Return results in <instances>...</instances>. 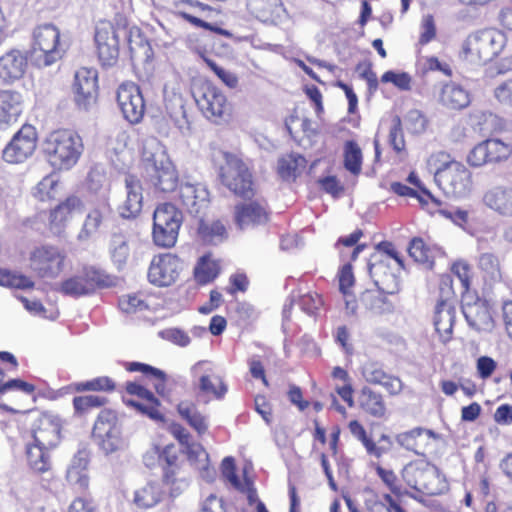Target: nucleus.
<instances>
[{"instance_id":"nucleus-29","label":"nucleus","mask_w":512,"mask_h":512,"mask_svg":"<svg viewBox=\"0 0 512 512\" xmlns=\"http://www.w3.org/2000/svg\"><path fill=\"white\" fill-rule=\"evenodd\" d=\"M249 11L263 22H274L281 18L285 11L281 0H248Z\"/></svg>"},{"instance_id":"nucleus-56","label":"nucleus","mask_w":512,"mask_h":512,"mask_svg":"<svg viewBox=\"0 0 512 512\" xmlns=\"http://www.w3.org/2000/svg\"><path fill=\"white\" fill-rule=\"evenodd\" d=\"M221 472L222 476L227 479L235 489L244 491V486L236 474L235 460L233 457L228 456L222 460Z\"/></svg>"},{"instance_id":"nucleus-12","label":"nucleus","mask_w":512,"mask_h":512,"mask_svg":"<svg viewBox=\"0 0 512 512\" xmlns=\"http://www.w3.org/2000/svg\"><path fill=\"white\" fill-rule=\"evenodd\" d=\"M117 105L124 117L131 124L139 123L145 113V103L139 86L127 82L121 84L116 93Z\"/></svg>"},{"instance_id":"nucleus-20","label":"nucleus","mask_w":512,"mask_h":512,"mask_svg":"<svg viewBox=\"0 0 512 512\" xmlns=\"http://www.w3.org/2000/svg\"><path fill=\"white\" fill-rule=\"evenodd\" d=\"M470 295H463L462 313L468 325L477 331H486L493 328V318L489 305L485 300L476 298L473 302Z\"/></svg>"},{"instance_id":"nucleus-31","label":"nucleus","mask_w":512,"mask_h":512,"mask_svg":"<svg viewBox=\"0 0 512 512\" xmlns=\"http://www.w3.org/2000/svg\"><path fill=\"white\" fill-rule=\"evenodd\" d=\"M53 448L42 447L38 443L32 442L26 445V457L29 467L37 473H45L51 468L50 451Z\"/></svg>"},{"instance_id":"nucleus-58","label":"nucleus","mask_w":512,"mask_h":512,"mask_svg":"<svg viewBox=\"0 0 512 512\" xmlns=\"http://www.w3.org/2000/svg\"><path fill=\"white\" fill-rule=\"evenodd\" d=\"M298 305L301 310L310 316H315L323 305V300L317 293H307L299 297Z\"/></svg>"},{"instance_id":"nucleus-42","label":"nucleus","mask_w":512,"mask_h":512,"mask_svg":"<svg viewBox=\"0 0 512 512\" xmlns=\"http://www.w3.org/2000/svg\"><path fill=\"white\" fill-rule=\"evenodd\" d=\"M88 465V460L84 452H78L72 459L71 465L67 471V478L72 483H78L81 488L88 486V477L84 473Z\"/></svg>"},{"instance_id":"nucleus-10","label":"nucleus","mask_w":512,"mask_h":512,"mask_svg":"<svg viewBox=\"0 0 512 512\" xmlns=\"http://www.w3.org/2000/svg\"><path fill=\"white\" fill-rule=\"evenodd\" d=\"M402 477L409 487L421 493L437 495L441 492V472L429 462L419 461L405 466Z\"/></svg>"},{"instance_id":"nucleus-48","label":"nucleus","mask_w":512,"mask_h":512,"mask_svg":"<svg viewBox=\"0 0 512 512\" xmlns=\"http://www.w3.org/2000/svg\"><path fill=\"white\" fill-rule=\"evenodd\" d=\"M182 451L187 454L188 460L198 469H207L209 454L201 444L192 442Z\"/></svg>"},{"instance_id":"nucleus-30","label":"nucleus","mask_w":512,"mask_h":512,"mask_svg":"<svg viewBox=\"0 0 512 512\" xmlns=\"http://www.w3.org/2000/svg\"><path fill=\"white\" fill-rule=\"evenodd\" d=\"M440 102L449 109L461 110L470 104V94L461 85L450 82L442 87Z\"/></svg>"},{"instance_id":"nucleus-33","label":"nucleus","mask_w":512,"mask_h":512,"mask_svg":"<svg viewBox=\"0 0 512 512\" xmlns=\"http://www.w3.org/2000/svg\"><path fill=\"white\" fill-rule=\"evenodd\" d=\"M455 304L437 303L435 307L434 326L441 336L450 337L455 323Z\"/></svg>"},{"instance_id":"nucleus-6","label":"nucleus","mask_w":512,"mask_h":512,"mask_svg":"<svg viewBox=\"0 0 512 512\" xmlns=\"http://www.w3.org/2000/svg\"><path fill=\"white\" fill-rule=\"evenodd\" d=\"M60 32L50 23L39 25L33 33V47L29 53L30 61L38 68L47 67L62 57L59 47Z\"/></svg>"},{"instance_id":"nucleus-13","label":"nucleus","mask_w":512,"mask_h":512,"mask_svg":"<svg viewBox=\"0 0 512 512\" xmlns=\"http://www.w3.org/2000/svg\"><path fill=\"white\" fill-rule=\"evenodd\" d=\"M65 254L57 247L36 248L30 256L32 269L41 278H56L63 270Z\"/></svg>"},{"instance_id":"nucleus-26","label":"nucleus","mask_w":512,"mask_h":512,"mask_svg":"<svg viewBox=\"0 0 512 512\" xmlns=\"http://www.w3.org/2000/svg\"><path fill=\"white\" fill-rule=\"evenodd\" d=\"M120 30L127 38L131 61L137 63L149 62L153 57V50L140 28L132 26Z\"/></svg>"},{"instance_id":"nucleus-44","label":"nucleus","mask_w":512,"mask_h":512,"mask_svg":"<svg viewBox=\"0 0 512 512\" xmlns=\"http://www.w3.org/2000/svg\"><path fill=\"white\" fill-rule=\"evenodd\" d=\"M188 5L191 8H198L199 10H204L206 6L198 1L193 0H175L174 7L177 9V15L191 23L196 27H202L204 29H212V24L203 21L202 19L195 16L193 13L186 11V9H181V6Z\"/></svg>"},{"instance_id":"nucleus-22","label":"nucleus","mask_w":512,"mask_h":512,"mask_svg":"<svg viewBox=\"0 0 512 512\" xmlns=\"http://www.w3.org/2000/svg\"><path fill=\"white\" fill-rule=\"evenodd\" d=\"M126 199L118 207L119 215L125 219L138 216L143 206L142 184L137 176L127 174L124 178Z\"/></svg>"},{"instance_id":"nucleus-59","label":"nucleus","mask_w":512,"mask_h":512,"mask_svg":"<svg viewBox=\"0 0 512 512\" xmlns=\"http://www.w3.org/2000/svg\"><path fill=\"white\" fill-rule=\"evenodd\" d=\"M437 303L455 304V291L453 288V278L449 274L442 275L439 282V298Z\"/></svg>"},{"instance_id":"nucleus-45","label":"nucleus","mask_w":512,"mask_h":512,"mask_svg":"<svg viewBox=\"0 0 512 512\" xmlns=\"http://www.w3.org/2000/svg\"><path fill=\"white\" fill-rule=\"evenodd\" d=\"M485 144L490 164L504 162L512 155V146L500 139H487Z\"/></svg>"},{"instance_id":"nucleus-49","label":"nucleus","mask_w":512,"mask_h":512,"mask_svg":"<svg viewBox=\"0 0 512 512\" xmlns=\"http://www.w3.org/2000/svg\"><path fill=\"white\" fill-rule=\"evenodd\" d=\"M106 403L107 398L98 395L77 396L73 399V406L78 414L88 413L91 409L102 407Z\"/></svg>"},{"instance_id":"nucleus-25","label":"nucleus","mask_w":512,"mask_h":512,"mask_svg":"<svg viewBox=\"0 0 512 512\" xmlns=\"http://www.w3.org/2000/svg\"><path fill=\"white\" fill-rule=\"evenodd\" d=\"M179 198L191 215H198L209 201V192L202 184L182 183L179 186Z\"/></svg>"},{"instance_id":"nucleus-8","label":"nucleus","mask_w":512,"mask_h":512,"mask_svg":"<svg viewBox=\"0 0 512 512\" xmlns=\"http://www.w3.org/2000/svg\"><path fill=\"white\" fill-rule=\"evenodd\" d=\"M434 179L448 196L465 198L472 191V174L464 164L458 161L441 164L436 169Z\"/></svg>"},{"instance_id":"nucleus-35","label":"nucleus","mask_w":512,"mask_h":512,"mask_svg":"<svg viewBox=\"0 0 512 512\" xmlns=\"http://www.w3.org/2000/svg\"><path fill=\"white\" fill-rule=\"evenodd\" d=\"M360 407L375 418H382L386 413V405L380 393L364 386L359 395Z\"/></svg>"},{"instance_id":"nucleus-43","label":"nucleus","mask_w":512,"mask_h":512,"mask_svg":"<svg viewBox=\"0 0 512 512\" xmlns=\"http://www.w3.org/2000/svg\"><path fill=\"white\" fill-rule=\"evenodd\" d=\"M362 151L354 140L346 141L344 145V167L353 175H358L362 168Z\"/></svg>"},{"instance_id":"nucleus-16","label":"nucleus","mask_w":512,"mask_h":512,"mask_svg":"<svg viewBox=\"0 0 512 512\" xmlns=\"http://www.w3.org/2000/svg\"><path fill=\"white\" fill-rule=\"evenodd\" d=\"M182 263L176 255L170 253L155 256L148 270L149 281L157 286H169L176 281Z\"/></svg>"},{"instance_id":"nucleus-55","label":"nucleus","mask_w":512,"mask_h":512,"mask_svg":"<svg viewBox=\"0 0 512 512\" xmlns=\"http://www.w3.org/2000/svg\"><path fill=\"white\" fill-rule=\"evenodd\" d=\"M119 308L127 314L144 311L148 308L147 303L138 295H124L119 299Z\"/></svg>"},{"instance_id":"nucleus-24","label":"nucleus","mask_w":512,"mask_h":512,"mask_svg":"<svg viewBox=\"0 0 512 512\" xmlns=\"http://www.w3.org/2000/svg\"><path fill=\"white\" fill-rule=\"evenodd\" d=\"M111 207L106 196L95 204L87 213L82 228L78 234V240L85 241L95 235L101 225L111 215Z\"/></svg>"},{"instance_id":"nucleus-2","label":"nucleus","mask_w":512,"mask_h":512,"mask_svg":"<svg viewBox=\"0 0 512 512\" xmlns=\"http://www.w3.org/2000/svg\"><path fill=\"white\" fill-rule=\"evenodd\" d=\"M212 161L218 169L220 182L226 188L244 199L254 196L252 174L239 157L223 150H215Z\"/></svg>"},{"instance_id":"nucleus-40","label":"nucleus","mask_w":512,"mask_h":512,"mask_svg":"<svg viewBox=\"0 0 512 512\" xmlns=\"http://www.w3.org/2000/svg\"><path fill=\"white\" fill-rule=\"evenodd\" d=\"M306 159L300 154H288L278 160L277 171L283 180L297 177L299 169L305 168Z\"/></svg>"},{"instance_id":"nucleus-4","label":"nucleus","mask_w":512,"mask_h":512,"mask_svg":"<svg viewBox=\"0 0 512 512\" xmlns=\"http://www.w3.org/2000/svg\"><path fill=\"white\" fill-rule=\"evenodd\" d=\"M117 278L94 265H85L74 275L63 280L56 289L64 296L81 298L93 295L98 289L115 286Z\"/></svg>"},{"instance_id":"nucleus-34","label":"nucleus","mask_w":512,"mask_h":512,"mask_svg":"<svg viewBox=\"0 0 512 512\" xmlns=\"http://www.w3.org/2000/svg\"><path fill=\"white\" fill-rule=\"evenodd\" d=\"M126 370L129 372H140L150 379H155L154 388L157 394L163 396L166 392L167 374L154 366L141 362H127L125 363Z\"/></svg>"},{"instance_id":"nucleus-11","label":"nucleus","mask_w":512,"mask_h":512,"mask_svg":"<svg viewBox=\"0 0 512 512\" xmlns=\"http://www.w3.org/2000/svg\"><path fill=\"white\" fill-rule=\"evenodd\" d=\"M402 267H391L390 259L383 258L380 254L371 256L368 263V272L378 292L393 295L400 290L399 272Z\"/></svg>"},{"instance_id":"nucleus-3","label":"nucleus","mask_w":512,"mask_h":512,"mask_svg":"<svg viewBox=\"0 0 512 512\" xmlns=\"http://www.w3.org/2000/svg\"><path fill=\"white\" fill-rule=\"evenodd\" d=\"M43 152L55 169L68 170L83 152L82 138L71 130L54 131L43 142Z\"/></svg>"},{"instance_id":"nucleus-21","label":"nucleus","mask_w":512,"mask_h":512,"mask_svg":"<svg viewBox=\"0 0 512 512\" xmlns=\"http://www.w3.org/2000/svg\"><path fill=\"white\" fill-rule=\"evenodd\" d=\"M194 99L198 108L205 117L220 118L226 108V97L216 87L203 85L194 93Z\"/></svg>"},{"instance_id":"nucleus-7","label":"nucleus","mask_w":512,"mask_h":512,"mask_svg":"<svg viewBox=\"0 0 512 512\" xmlns=\"http://www.w3.org/2000/svg\"><path fill=\"white\" fill-rule=\"evenodd\" d=\"M183 222L182 212L172 203H163L153 213L152 237L154 243L163 248L175 245Z\"/></svg>"},{"instance_id":"nucleus-46","label":"nucleus","mask_w":512,"mask_h":512,"mask_svg":"<svg viewBox=\"0 0 512 512\" xmlns=\"http://www.w3.org/2000/svg\"><path fill=\"white\" fill-rule=\"evenodd\" d=\"M410 257L416 262L426 264L432 268L434 264V252L421 238H413L408 247Z\"/></svg>"},{"instance_id":"nucleus-52","label":"nucleus","mask_w":512,"mask_h":512,"mask_svg":"<svg viewBox=\"0 0 512 512\" xmlns=\"http://www.w3.org/2000/svg\"><path fill=\"white\" fill-rule=\"evenodd\" d=\"M479 268L490 276L493 280L501 278L500 262L496 255L493 253H482L478 260Z\"/></svg>"},{"instance_id":"nucleus-17","label":"nucleus","mask_w":512,"mask_h":512,"mask_svg":"<svg viewBox=\"0 0 512 512\" xmlns=\"http://www.w3.org/2000/svg\"><path fill=\"white\" fill-rule=\"evenodd\" d=\"M97 80V72L92 69L81 68L75 73L74 100L80 109L88 110L95 104L98 91Z\"/></svg>"},{"instance_id":"nucleus-63","label":"nucleus","mask_w":512,"mask_h":512,"mask_svg":"<svg viewBox=\"0 0 512 512\" xmlns=\"http://www.w3.org/2000/svg\"><path fill=\"white\" fill-rule=\"evenodd\" d=\"M467 162L472 167H482L485 164H490L485 140L471 149L467 155Z\"/></svg>"},{"instance_id":"nucleus-39","label":"nucleus","mask_w":512,"mask_h":512,"mask_svg":"<svg viewBox=\"0 0 512 512\" xmlns=\"http://www.w3.org/2000/svg\"><path fill=\"white\" fill-rule=\"evenodd\" d=\"M154 454L163 468V482L169 483L177 470L178 456L174 445H166L162 450L154 447Z\"/></svg>"},{"instance_id":"nucleus-60","label":"nucleus","mask_w":512,"mask_h":512,"mask_svg":"<svg viewBox=\"0 0 512 512\" xmlns=\"http://www.w3.org/2000/svg\"><path fill=\"white\" fill-rule=\"evenodd\" d=\"M364 379L371 383L381 385L387 378V373L377 363H367L362 368Z\"/></svg>"},{"instance_id":"nucleus-18","label":"nucleus","mask_w":512,"mask_h":512,"mask_svg":"<svg viewBox=\"0 0 512 512\" xmlns=\"http://www.w3.org/2000/svg\"><path fill=\"white\" fill-rule=\"evenodd\" d=\"M269 212L264 203L258 201L243 202L234 207V222L240 230L253 229L266 225Z\"/></svg>"},{"instance_id":"nucleus-64","label":"nucleus","mask_w":512,"mask_h":512,"mask_svg":"<svg viewBox=\"0 0 512 512\" xmlns=\"http://www.w3.org/2000/svg\"><path fill=\"white\" fill-rule=\"evenodd\" d=\"M235 314L237 316V320L244 325L252 323L258 318V312L255 307L247 302L237 303Z\"/></svg>"},{"instance_id":"nucleus-9","label":"nucleus","mask_w":512,"mask_h":512,"mask_svg":"<svg viewBox=\"0 0 512 512\" xmlns=\"http://www.w3.org/2000/svg\"><path fill=\"white\" fill-rule=\"evenodd\" d=\"M92 438L99 449L109 455L124 448L117 415L110 409L100 411L92 430Z\"/></svg>"},{"instance_id":"nucleus-15","label":"nucleus","mask_w":512,"mask_h":512,"mask_svg":"<svg viewBox=\"0 0 512 512\" xmlns=\"http://www.w3.org/2000/svg\"><path fill=\"white\" fill-rule=\"evenodd\" d=\"M120 33L121 30L115 29L110 23L96 27L94 39L98 58L103 67H112L117 63Z\"/></svg>"},{"instance_id":"nucleus-37","label":"nucleus","mask_w":512,"mask_h":512,"mask_svg":"<svg viewBox=\"0 0 512 512\" xmlns=\"http://www.w3.org/2000/svg\"><path fill=\"white\" fill-rule=\"evenodd\" d=\"M179 415L199 434L203 435L208 430V419L201 414L195 404L180 402L177 406Z\"/></svg>"},{"instance_id":"nucleus-50","label":"nucleus","mask_w":512,"mask_h":512,"mask_svg":"<svg viewBox=\"0 0 512 512\" xmlns=\"http://www.w3.org/2000/svg\"><path fill=\"white\" fill-rule=\"evenodd\" d=\"M195 278L201 285L212 282L219 274V267L215 262L206 261L205 257L195 268Z\"/></svg>"},{"instance_id":"nucleus-27","label":"nucleus","mask_w":512,"mask_h":512,"mask_svg":"<svg viewBox=\"0 0 512 512\" xmlns=\"http://www.w3.org/2000/svg\"><path fill=\"white\" fill-rule=\"evenodd\" d=\"M483 203L491 210L512 217V187L495 186L483 195Z\"/></svg>"},{"instance_id":"nucleus-5","label":"nucleus","mask_w":512,"mask_h":512,"mask_svg":"<svg viewBox=\"0 0 512 512\" xmlns=\"http://www.w3.org/2000/svg\"><path fill=\"white\" fill-rule=\"evenodd\" d=\"M506 44V37L495 29H481L467 36L462 44V57L475 64H486L496 58Z\"/></svg>"},{"instance_id":"nucleus-19","label":"nucleus","mask_w":512,"mask_h":512,"mask_svg":"<svg viewBox=\"0 0 512 512\" xmlns=\"http://www.w3.org/2000/svg\"><path fill=\"white\" fill-rule=\"evenodd\" d=\"M60 419L52 414L39 415L32 425L33 442L42 447L55 448L60 442Z\"/></svg>"},{"instance_id":"nucleus-38","label":"nucleus","mask_w":512,"mask_h":512,"mask_svg":"<svg viewBox=\"0 0 512 512\" xmlns=\"http://www.w3.org/2000/svg\"><path fill=\"white\" fill-rule=\"evenodd\" d=\"M198 234L203 242L214 245L222 243L228 238L227 229L220 220L212 222L200 220Z\"/></svg>"},{"instance_id":"nucleus-61","label":"nucleus","mask_w":512,"mask_h":512,"mask_svg":"<svg viewBox=\"0 0 512 512\" xmlns=\"http://www.w3.org/2000/svg\"><path fill=\"white\" fill-rule=\"evenodd\" d=\"M207 66L218 76V78L229 88H235L238 85V77L224 68L217 65L215 61L210 58H203Z\"/></svg>"},{"instance_id":"nucleus-23","label":"nucleus","mask_w":512,"mask_h":512,"mask_svg":"<svg viewBox=\"0 0 512 512\" xmlns=\"http://www.w3.org/2000/svg\"><path fill=\"white\" fill-rule=\"evenodd\" d=\"M28 67V55L11 49L0 57V78L7 83L21 79Z\"/></svg>"},{"instance_id":"nucleus-54","label":"nucleus","mask_w":512,"mask_h":512,"mask_svg":"<svg viewBox=\"0 0 512 512\" xmlns=\"http://www.w3.org/2000/svg\"><path fill=\"white\" fill-rule=\"evenodd\" d=\"M158 336L180 347H186L191 342L189 335L184 330L176 327L163 329L158 332Z\"/></svg>"},{"instance_id":"nucleus-62","label":"nucleus","mask_w":512,"mask_h":512,"mask_svg":"<svg viewBox=\"0 0 512 512\" xmlns=\"http://www.w3.org/2000/svg\"><path fill=\"white\" fill-rule=\"evenodd\" d=\"M199 389L206 394H212L217 399H222L228 391L227 385L219 378V388H216L208 375L199 379Z\"/></svg>"},{"instance_id":"nucleus-14","label":"nucleus","mask_w":512,"mask_h":512,"mask_svg":"<svg viewBox=\"0 0 512 512\" xmlns=\"http://www.w3.org/2000/svg\"><path fill=\"white\" fill-rule=\"evenodd\" d=\"M36 143L35 128L31 125H24L4 148L3 159L8 163H21L34 153Z\"/></svg>"},{"instance_id":"nucleus-53","label":"nucleus","mask_w":512,"mask_h":512,"mask_svg":"<svg viewBox=\"0 0 512 512\" xmlns=\"http://www.w3.org/2000/svg\"><path fill=\"white\" fill-rule=\"evenodd\" d=\"M124 402L127 406L134 407L137 411L153 420L162 421L164 419L163 415L158 410V407L160 406L158 398H156V403H152V401H145V403H142L132 399L124 400Z\"/></svg>"},{"instance_id":"nucleus-32","label":"nucleus","mask_w":512,"mask_h":512,"mask_svg":"<svg viewBox=\"0 0 512 512\" xmlns=\"http://www.w3.org/2000/svg\"><path fill=\"white\" fill-rule=\"evenodd\" d=\"M108 250L112 263L118 270H122L130 256L129 239L123 233H112Z\"/></svg>"},{"instance_id":"nucleus-28","label":"nucleus","mask_w":512,"mask_h":512,"mask_svg":"<svg viewBox=\"0 0 512 512\" xmlns=\"http://www.w3.org/2000/svg\"><path fill=\"white\" fill-rule=\"evenodd\" d=\"M82 201L77 196H69L59 203L50 213V227L54 233L59 234L65 222L76 212H80Z\"/></svg>"},{"instance_id":"nucleus-41","label":"nucleus","mask_w":512,"mask_h":512,"mask_svg":"<svg viewBox=\"0 0 512 512\" xmlns=\"http://www.w3.org/2000/svg\"><path fill=\"white\" fill-rule=\"evenodd\" d=\"M383 295L381 293L376 295L373 291L366 290L361 294L360 302L374 314L382 315L393 312L394 305Z\"/></svg>"},{"instance_id":"nucleus-57","label":"nucleus","mask_w":512,"mask_h":512,"mask_svg":"<svg viewBox=\"0 0 512 512\" xmlns=\"http://www.w3.org/2000/svg\"><path fill=\"white\" fill-rule=\"evenodd\" d=\"M389 143L396 152H401L405 148V140L402 131V123L399 116H394L389 131Z\"/></svg>"},{"instance_id":"nucleus-47","label":"nucleus","mask_w":512,"mask_h":512,"mask_svg":"<svg viewBox=\"0 0 512 512\" xmlns=\"http://www.w3.org/2000/svg\"><path fill=\"white\" fill-rule=\"evenodd\" d=\"M0 285L17 289H29L34 287V282L23 274L0 269Z\"/></svg>"},{"instance_id":"nucleus-1","label":"nucleus","mask_w":512,"mask_h":512,"mask_svg":"<svg viewBox=\"0 0 512 512\" xmlns=\"http://www.w3.org/2000/svg\"><path fill=\"white\" fill-rule=\"evenodd\" d=\"M145 176L156 191L171 193L179 185L178 172L164 147L156 140L147 141L142 150Z\"/></svg>"},{"instance_id":"nucleus-51","label":"nucleus","mask_w":512,"mask_h":512,"mask_svg":"<svg viewBox=\"0 0 512 512\" xmlns=\"http://www.w3.org/2000/svg\"><path fill=\"white\" fill-rule=\"evenodd\" d=\"M115 389L114 381L107 377L101 376L85 382L75 384V390L80 391H113Z\"/></svg>"},{"instance_id":"nucleus-36","label":"nucleus","mask_w":512,"mask_h":512,"mask_svg":"<svg viewBox=\"0 0 512 512\" xmlns=\"http://www.w3.org/2000/svg\"><path fill=\"white\" fill-rule=\"evenodd\" d=\"M164 491L159 483L148 482L142 488L134 492V504L141 509H149L156 506L163 498Z\"/></svg>"}]
</instances>
